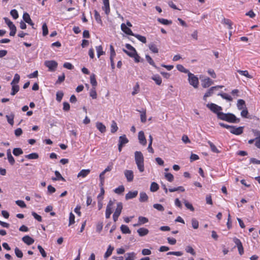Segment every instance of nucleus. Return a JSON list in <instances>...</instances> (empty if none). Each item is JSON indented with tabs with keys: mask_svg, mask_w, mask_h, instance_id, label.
Segmentation results:
<instances>
[{
	"mask_svg": "<svg viewBox=\"0 0 260 260\" xmlns=\"http://www.w3.org/2000/svg\"><path fill=\"white\" fill-rule=\"evenodd\" d=\"M218 119L226 121L230 123H239L240 122V119L236 117V116L231 113H218Z\"/></svg>",
	"mask_w": 260,
	"mask_h": 260,
	"instance_id": "f257e3e1",
	"label": "nucleus"
},
{
	"mask_svg": "<svg viewBox=\"0 0 260 260\" xmlns=\"http://www.w3.org/2000/svg\"><path fill=\"white\" fill-rule=\"evenodd\" d=\"M135 160L139 171L143 172L144 171V158L141 151H137L135 152Z\"/></svg>",
	"mask_w": 260,
	"mask_h": 260,
	"instance_id": "f03ea898",
	"label": "nucleus"
},
{
	"mask_svg": "<svg viewBox=\"0 0 260 260\" xmlns=\"http://www.w3.org/2000/svg\"><path fill=\"white\" fill-rule=\"evenodd\" d=\"M188 77L189 84L194 88H197L199 85L198 78L190 72L188 74Z\"/></svg>",
	"mask_w": 260,
	"mask_h": 260,
	"instance_id": "7ed1b4c3",
	"label": "nucleus"
},
{
	"mask_svg": "<svg viewBox=\"0 0 260 260\" xmlns=\"http://www.w3.org/2000/svg\"><path fill=\"white\" fill-rule=\"evenodd\" d=\"M44 64L48 68L50 71L53 72L56 70L58 63L55 60H47L45 61Z\"/></svg>",
	"mask_w": 260,
	"mask_h": 260,
	"instance_id": "20e7f679",
	"label": "nucleus"
},
{
	"mask_svg": "<svg viewBox=\"0 0 260 260\" xmlns=\"http://www.w3.org/2000/svg\"><path fill=\"white\" fill-rule=\"evenodd\" d=\"M252 131L255 136V146L260 149V131L256 129H252Z\"/></svg>",
	"mask_w": 260,
	"mask_h": 260,
	"instance_id": "39448f33",
	"label": "nucleus"
},
{
	"mask_svg": "<svg viewBox=\"0 0 260 260\" xmlns=\"http://www.w3.org/2000/svg\"><path fill=\"white\" fill-rule=\"evenodd\" d=\"M243 126H239L237 127L235 126H232V127L230 129V132L233 134L239 135L243 133Z\"/></svg>",
	"mask_w": 260,
	"mask_h": 260,
	"instance_id": "423d86ee",
	"label": "nucleus"
},
{
	"mask_svg": "<svg viewBox=\"0 0 260 260\" xmlns=\"http://www.w3.org/2000/svg\"><path fill=\"white\" fill-rule=\"evenodd\" d=\"M234 242L238 247L239 254L242 255L244 253V249L241 241L239 239L235 238Z\"/></svg>",
	"mask_w": 260,
	"mask_h": 260,
	"instance_id": "0eeeda50",
	"label": "nucleus"
},
{
	"mask_svg": "<svg viewBox=\"0 0 260 260\" xmlns=\"http://www.w3.org/2000/svg\"><path fill=\"white\" fill-rule=\"evenodd\" d=\"M124 174L128 182H132L134 179V173L132 170H125Z\"/></svg>",
	"mask_w": 260,
	"mask_h": 260,
	"instance_id": "6e6552de",
	"label": "nucleus"
},
{
	"mask_svg": "<svg viewBox=\"0 0 260 260\" xmlns=\"http://www.w3.org/2000/svg\"><path fill=\"white\" fill-rule=\"evenodd\" d=\"M23 19L26 23L32 26V28L35 29V27L34 26L35 24L32 22L29 15L27 13L25 12L23 14Z\"/></svg>",
	"mask_w": 260,
	"mask_h": 260,
	"instance_id": "1a4fd4ad",
	"label": "nucleus"
},
{
	"mask_svg": "<svg viewBox=\"0 0 260 260\" xmlns=\"http://www.w3.org/2000/svg\"><path fill=\"white\" fill-rule=\"evenodd\" d=\"M138 139H139V142L141 144H142L143 146H145L146 145L147 141L145 138L143 131H141L139 132Z\"/></svg>",
	"mask_w": 260,
	"mask_h": 260,
	"instance_id": "9d476101",
	"label": "nucleus"
},
{
	"mask_svg": "<svg viewBox=\"0 0 260 260\" xmlns=\"http://www.w3.org/2000/svg\"><path fill=\"white\" fill-rule=\"evenodd\" d=\"M103 6L102 9L105 11L106 15H109L110 12L109 0H103Z\"/></svg>",
	"mask_w": 260,
	"mask_h": 260,
	"instance_id": "9b49d317",
	"label": "nucleus"
},
{
	"mask_svg": "<svg viewBox=\"0 0 260 260\" xmlns=\"http://www.w3.org/2000/svg\"><path fill=\"white\" fill-rule=\"evenodd\" d=\"M213 84V81L209 77H206L202 81V86L204 88H208Z\"/></svg>",
	"mask_w": 260,
	"mask_h": 260,
	"instance_id": "f8f14e48",
	"label": "nucleus"
},
{
	"mask_svg": "<svg viewBox=\"0 0 260 260\" xmlns=\"http://www.w3.org/2000/svg\"><path fill=\"white\" fill-rule=\"evenodd\" d=\"M121 30L126 34L134 36V34L132 30L128 28L124 23H122L121 24Z\"/></svg>",
	"mask_w": 260,
	"mask_h": 260,
	"instance_id": "ddd939ff",
	"label": "nucleus"
},
{
	"mask_svg": "<svg viewBox=\"0 0 260 260\" xmlns=\"http://www.w3.org/2000/svg\"><path fill=\"white\" fill-rule=\"evenodd\" d=\"M223 87V86L222 85H217L215 86L211 87L206 93H205V96H211L214 92V90L215 89H219V88H222Z\"/></svg>",
	"mask_w": 260,
	"mask_h": 260,
	"instance_id": "4468645a",
	"label": "nucleus"
},
{
	"mask_svg": "<svg viewBox=\"0 0 260 260\" xmlns=\"http://www.w3.org/2000/svg\"><path fill=\"white\" fill-rule=\"evenodd\" d=\"M22 240L23 242H24L28 245H30L32 244L35 242V240L31 237L28 235L24 236L22 238Z\"/></svg>",
	"mask_w": 260,
	"mask_h": 260,
	"instance_id": "2eb2a0df",
	"label": "nucleus"
},
{
	"mask_svg": "<svg viewBox=\"0 0 260 260\" xmlns=\"http://www.w3.org/2000/svg\"><path fill=\"white\" fill-rule=\"evenodd\" d=\"M138 194V191L137 190H135L134 191H129L127 193L125 194V200H128L135 198L137 196Z\"/></svg>",
	"mask_w": 260,
	"mask_h": 260,
	"instance_id": "dca6fc26",
	"label": "nucleus"
},
{
	"mask_svg": "<svg viewBox=\"0 0 260 260\" xmlns=\"http://www.w3.org/2000/svg\"><path fill=\"white\" fill-rule=\"evenodd\" d=\"M122 208H123V206H122V203H121V202L118 203L117 204V208L115 209V211L113 214H115V215H116L119 216L121 213Z\"/></svg>",
	"mask_w": 260,
	"mask_h": 260,
	"instance_id": "f3484780",
	"label": "nucleus"
},
{
	"mask_svg": "<svg viewBox=\"0 0 260 260\" xmlns=\"http://www.w3.org/2000/svg\"><path fill=\"white\" fill-rule=\"evenodd\" d=\"M128 142V140L127 139L126 136L123 135L119 138V144L124 146L125 144Z\"/></svg>",
	"mask_w": 260,
	"mask_h": 260,
	"instance_id": "a211bd4d",
	"label": "nucleus"
},
{
	"mask_svg": "<svg viewBox=\"0 0 260 260\" xmlns=\"http://www.w3.org/2000/svg\"><path fill=\"white\" fill-rule=\"evenodd\" d=\"M90 170L89 169H83L77 175V177H82L83 178L87 176L90 173Z\"/></svg>",
	"mask_w": 260,
	"mask_h": 260,
	"instance_id": "6ab92c4d",
	"label": "nucleus"
},
{
	"mask_svg": "<svg viewBox=\"0 0 260 260\" xmlns=\"http://www.w3.org/2000/svg\"><path fill=\"white\" fill-rule=\"evenodd\" d=\"M137 232L140 236L143 237L147 235L149 233V231L147 229L141 228L137 230Z\"/></svg>",
	"mask_w": 260,
	"mask_h": 260,
	"instance_id": "aec40b11",
	"label": "nucleus"
},
{
	"mask_svg": "<svg viewBox=\"0 0 260 260\" xmlns=\"http://www.w3.org/2000/svg\"><path fill=\"white\" fill-rule=\"evenodd\" d=\"M7 154L9 162L11 165H13L15 164V161L11 154V150L10 149L7 150Z\"/></svg>",
	"mask_w": 260,
	"mask_h": 260,
	"instance_id": "412c9836",
	"label": "nucleus"
},
{
	"mask_svg": "<svg viewBox=\"0 0 260 260\" xmlns=\"http://www.w3.org/2000/svg\"><path fill=\"white\" fill-rule=\"evenodd\" d=\"M96 127L102 133H105L106 131V127L105 125H104L102 122H96Z\"/></svg>",
	"mask_w": 260,
	"mask_h": 260,
	"instance_id": "4be33fe9",
	"label": "nucleus"
},
{
	"mask_svg": "<svg viewBox=\"0 0 260 260\" xmlns=\"http://www.w3.org/2000/svg\"><path fill=\"white\" fill-rule=\"evenodd\" d=\"M55 175L56 176V177H53L52 178V180L53 181H56V180H62L63 181H65L66 179L61 175L60 173L57 171H55Z\"/></svg>",
	"mask_w": 260,
	"mask_h": 260,
	"instance_id": "5701e85b",
	"label": "nucleus"
},
{
	"mask_svg": "<svg viewBox=\"0 0 260 260\" xmlns=\"http://www.w3.org/2000/svg\"><path fill=\"white\" fill-rule=\"evenodd\" d=\"M237 105L238 109L240 110L246 108L245 102L242 99L238 100Z\"/></svg>",
	"mask_w": 260,
	"mask_h": 260,
	"instance_id": "b1692460",
	"label": "nucleus"
},
{
	"mask_svg": "<svg viewBox=\"0 0 260 260\" xmlns=\"http://www.w3.org/2000/svg\"><path fill=\"white\" fill-rule=\"evenodd\" d=\"M207 108H208L212 112L217 115V108L216 104L214 103L207 104L206 105Z\"/></svg>",
	"mask_w": 260,
	"mask_h": 260,
	"instance_id": "393cba45",
	"label": "nucleus"
},
{
	"mask_svg": "<svg viewBox=\"0 0 260 260\" xmlns=\"http://www.w3.org/2000/svg\"><path fill=\"white\" fill-rule=\"evenodd\" d=\"M148 47L150 51L154 53H157L158 52V49L155 44L153 43H151L148 45Z\"/></svg>",
	"mask_w": 260,
	"mask_h": 260,
	"instance_id": "a878e982",
	"label": "nucleus"
},
{
	"mask_svg": "<svg viewBox=\"0 0 260 260\" xmlns=\"http://www.w3.org/2000/svg\"><path fill=\"white\" fill-rule=\"evenodd\" d=\"M145 58H146V60L148 61V62L150 65L152 66L153 67H154L155 69H156L158 70L159 69V68L155 65L154 61L153 60L152 58L149 55H146Z\"/></svg>",
	"mask_w": 260,
	"mask_h": 260,
	"instance_id": "bb28decb",
	"label": "nucleus"
},
{
	"mask_svg": "<svg viewBox=\"0 0 260 260\" xmlns=\"http://www.w3.org/2000/svg\"><path fill=\"white\" fill-rule=\"evenodd\" d=\"M114 247L109 245L107 250V251L105 253L104 258H107L108 257H109L112 254V251L114 250Z\"/></svg>",
	"mask_w": 260,
	"mask_h": 260,
	"instance_id": "cd10ccee",
	"label": "nucleus"
},
{
	"mask_svg": "<svg viewBox=\"0 0 260 260\" xmlns=\"http://www.w3.org/2000/svg\"><path fill=\"white\" fill-rule=\"evenodd\" d=\"M126 255L125 260H135L136 258V254L134 252L127 253Z\"/></svg>",
	"mask_w": 260,
	"mask_h": 260,
	"instance_id": "c85d7f7f",
	"label": "nucleus"
},
{
	"mask_svg": "<svg viewBox=\"0 0 260 260\" xmlns=\"http://www.w3.org/2000/svg\"><path fill=\"white\" fill-rule=\"evenodd\" d=\"M148 197L145 192H142L140 193L139 201L140 202H146L148 200Z\"/></svg>",
	"mask_w": 260,
	"mask_h": 260,
	"instance_id": "c756f323",
	"label": "nucleus"
},
{
	"mask_svg": "<svg viewBox=\"0 0 260 260\" xmlns=\"http://www.w3.org/2000/svg\"><path fill=\"white\" fill-rule=\"evenodd\" d=\"M120 230L123 234H131V233L129 228L126 225H121L120 226Z\"/></svg>",
	"mask_w": 260,
	"mask_h": 260,
	"instance_id": "7c9ffc66",
	"label": "nucleus"
},
{
	"mask_svg": "<svg viewBox=\"0 0 260 260\" xmlns=\"http://www.w3.org/2000/svg\"><path fill=\"white\" fill-rule=\"evenodd\" d=\"M151 79L155 82L157 85H160L161 84L162 81L159 76L157 75H154L151 77Z\"/></svg>",
	"mask_w": 260,
	"mask_h": 260,
	"instance_id": "2f4dec72",
	"label": "nucleus"
},
{
	"mask_svg": "<svg viewBox=\"0 0 260 260\" xmlns=\"http://www.w3.org/2000/svg\"><path fill=\"white\" fill-rule=\"evenodd\" d=\"M118 127L116 122L114 120H113L111 125V132L112 133H115L118 130Z\"/></svg>",
	"mask_w": 260,
	"mask_h": 260,
	"instance_id": "473e14b6",
	"label": "nucleus"
},
{
	"mask_svg": "<svg viewBox=\"0 0 260 260\" xmlns=\"http://www.w3.org/2000/svg\"><path fill=\"white\" fill-rule=\"evenodd\" d=\"M12 85V91L11 94L14 95L19 90V86L17 84H13Z\"/></svg>",
	"mask_w": 260,
	"mask_h": 260,
	"instance_id": "72a5a7b5",
	"label": "nucleus"
},
{
	"mask_svg": "<svg viewBox=\"0 0 260 260\" xmlns=\"http://www.w3.org/2000/svg\"><path fill=\"white\" fill-rule=\"evenodd\" d=\"M122 50L124 53H125L127 55L131 57H134L137 53L136 49H134V50H133L131 51H127L124 49H123Z\"/></svg>",
	"mask_w": 260,
	"mask_h": 260,
	"instance_id": "f704fd0d",
	"label": "nucleus"
},
{
	"mask_svg": "<svg viewBox=\"0 0 260 260\" xmlns=\"http://www.w3.org/2000/svg\"><path fill=\"white\" fill-rule=\"evenodd\" d=\"M237 72L239 73L240 75L242 76H244L248 78L252 79L253 77L252 76L249 74L248 72L246 70L245 71H242L240 70H238L237 71Z\"/></svg>",
	"mask_w": 260,
	"mask_h": 260,
	"instance_id": "c9c22d12",
	"label": "nucleus"
},
{
	"mask_svg": "<svg viewBox=\"0 0 260 260\" xmlns=\"http://www.w3.org/2000/svg\"><path fill=\"white\" fill-rule=\"evenodd\" d=\"M176 68L178 71L184 73H187V74L190 72L188 70L186 69L182 65L178 64L176 66Z\"/></svg>",
	"mask_w": 260,
	"mask_h": 260,
	"instance_id": "e433bc0d",
	"label": "nucleus"
},
{
	"mask_svg": "<svg viewBox=\"0 0 260 260\" xmlns=\"http://www.w3.org/2000/svg\"><path fill=\"white\" fill-rule=\"evenodd\" d=\"M25 158L29 159H36L39 158V155L37 153H32L25 156Z\"/></svg>",
	"mask_w": 260,
	"mask_h": 260,
	"instance_id": "4c0bfd02",
	"label": "nucleus"
},
{
	"mask_svg": "<svg viewBox=\"0 0 260 260\" xmlns=\"http://www.w3.org/2000/svg\"><path fill=\"white\" fill-rule=\"evenodd\" d=\"M90 83L91 84L93 87H95L97 85V82L95 79V75L94 74H92L90 77Z\"/></svg>",
	"mask_w": 260,
	"mask_h": 260,
	"instance_id": "58836bf2",
	"label": "nucleus"
},
{
	"mask_svg": "<svg viewBox=\"0 0 260 260\" xmlns=\"http://www.w3.org/2000/svg\"><path fill=\"white\" fill-rule=\"evenodd\" d=\"M218 95H220L222 99L228 100V101H232L233 100L232 98L225 93H219Z\"/></svg>",
	"mask_w": 260,
	"mask_h": 260,
	"instance_id": "ea45409f",
	"label": "nucleus"
},
{
	"mask_svg": "<svg viewBox=\"0 0 260 260\" xmlns=\"http://www.w3.org/2000/svg\"><path fill=\"white\" fill-rule=\"evenodd\" d=\"M158 188H159L158 185L156 182H153L151 184V186H150V188L151 191H152V192L156 191L158 189Z\"/></svg>",
	"mask_w": 260,
	"mask_h": 260,
	"instance_id": "a19ab883",
	"label": "nucleus"
},
{
	"mask_svg": "<svg viewBox=\"0 0 260 260\" xmlns=\"http://www.w3.org/2000/svg\"><path fill=\"white\" fill-rule=\"evenodd\" d=\"M157 21L161 24L165 25H169L172 24V21L164 18H158Z\"/></svg>",
	"mask_w": 260,
	"mask_h": 260,
	"instance_id": "79ce46f5",
	"label": "nucleus"
},
{
	"mask_svg": "<svg viewBox=\"0 0 260 260\" xmlns=\"http://www.w3.org/2000/svg\"><path fill=\"white\" fill-rule=\"evenodd\" d=\"M97 51L98 57L99 58L102 55H103L105 52L103 51V47L101 45L96 47Z\"/></svg>",
	"mask_w": 260,
	"mask_h": 260,
	"instance_id": "37998d69",
	"label": "nucleus"
},
{
	"mask_svg": "<svg viewBox=\"0 0 260 260\" xmlns=\"http://www.w3.org/2000/svg\"><path fill=\"white\" fill-rule=\"evenodd\" d=\"M208 143L210 145V148L213 152L217 153H218L220 152V151L217 149L216 147L215 146V145L213 143H212L211 142L209 141L208 142Z\"/></svg>",
	"mask_w": 260,
	"mask_h": 260,
	"instance_id": "c03bdc74",
	"label": "nucleus"
},
{
	"mask_svg": "<svg viewBox=\"0 0 260 260\" xmlns=\"http://www.w3.org/2000/svg\"><path fill=\"white\" fill-rule=\"evenodd\" d=\"M23 153L22 150L20 148H15L13 150V153L16 156L23 154Z\"/></svg>",
	"mask_w": 260,
	"mask_h": 260,
	"instance_id": "a18cd8bd",
	"label": "nucleus"
},
{
	"mask_svg": "<svg viewBox=\"0 0 260 260\" xmlns=\"http://www.w3.org/2000/svg\"><path fill=\"white\" fill-rule=\"evenodd\" d=\"M133 36L135 37L138 40H139L141 42H142L143 43H146V37H145L144 36H141V35H138V34H134V35Z\"/></svg>",
	"mask_w": 260,
	"mask_h": 260,
	"instance_id": "49530a36",
	"label": "nucleus"
},
{
	"mask_svg": "<svg viewBox=\"0 0 260 260\" xmlns=\"http://www.w3.org/2000/svg\"><path fill=\"white\" fill-rule=\"evenodd\" d=\"M9 28L10 29V34H9L10 36H14L16 34V30H17L16 27L15 26V25L14 24H13L12 26H11L10 27H9Z\"/></svg>",
	"mask_w": 260,
	"mask_h": 260,
	"instance_id": "de8ad7c7",
	"label": "nucleus"
},
{
	"mask_svg": "<svg viewBox=\"0 0 260 260\" xmlns=\"http://www.w3.org/2000/svg\"><path fill=\"white\" fill-rule=\"evenodd\" d=\"M248 112L246 108L243 109L241 112V115L244 118H248L251 119L252 117L251 116H248Z\"/></svg>",
	"mask_w": 260,
	"mask_h": 260,
	"instance_id": "09e8293b",
	"label": "nucleus"
},
{
	"mask_svg": "<svg viewBox=\"0 0 260 260\" xmlns=\"http://www.w3.org/2000/svg\"><path fill=\"white\" fill-rule=\"evenodd\" d=\"M6 118L9 123L13 125L14 124V115L12 114L10 115H6Z\"/></svg>",
	"mask_w": 260,
	"mask_h": 260,
	"instance_id": "8fccbe9b",
	"label": "nucleus"
},
{
	"mask_svg": "<svg viewBox=\"0 0 260 260\" xmlns=\"http://www.w3.org/2000/svg\"><path fill=\"white\" fill-rule=\"evenodd\" d=\"M94 18L96 21L99 23H102V21L101 18V16L99 12L96 10L94 11Z\"/></svg>",
	"mask_w": 260,
	"mask_h": 260,
	"instance_id": "3c124183",
	"label": "nucleus"
},
{
	"mask_svg": "<svg viewBox=\"0 0 260 260\" xmlns=\"http://www.w3.org/2000/svg\"><path fill=\"white\" fill-rule=\"evenodd\" d=\"M185 251L187 253H190L192 255H196V252L194 251L193 248L190 246H187L185 248Z\"/></svg>",
	"mask_w": 260,
	"mask_h": 260,
	"instance_id": "603ef678",
	"label": "nucleus"
},
{
	"mask_svg": "<svg viewBox=\"0 0 260 260\" xmlns=\"http://www.w3.org/2000/svg\"><path fill=\"white\" fill-rule=\"evenodd\" d=\"M124 191V187L123 185H120L117 188H115L114 192L117 194H121Z\"/></svg>",
	"mask_w": 260,
	"mask_h": 260,
	"instance_id": "864d4df0",
	"label": "nucleus"
},
{
	"mask_svg": "<svg viewBox=\"0 0 260 260\" xmlns=\"http://www.w3.org/2000/svg\"><path fill=\"white\" fill-rule=\"evenodd\" d=\"M184 204L185 207L188 209H189L191 211H193L194 210V207L192 206V205L189 203L188 201L186 200L184 201Z\"/></svg>",
	"mask_w": 260,
	"mask_h": 260,
	"instance_id": "5fc2aeb1",
	"label": "nucleus"
},
{
	"mask_svg": "<svg viewBox=\"0 0 260 260\" xmlns=\"http://www.w3.org/2000/svg\"><path fill=\"white\" fill-rule=\"evenodd\" d=\"M15 253L18 258H22L23 257L22 252L18 247L15 248Z\"/></svg>",
	"mask_w": 260,
	"mask_h": 260,
	"instance_id": "6e6d98bb",
	"label": "nucleus"
},
{
	"mask_svg": "<svg viewBox=\"0 0 260 260\" xmlns=\"http://www.w3.org/2000/svg\"><path fill=\"white\" fill-rule=\"evenodd\" d=\"M75 223V215L72 212L70 213L69 225L70 226Z\"/></svg>",
	"mask_w": 260,
	"mask_h": 260,
	"instance_id": "4d7b16f0",
	"label": "nucleus"
},
{
	"mask_svg": "<svg viewBox=\"0 0 260 260\" xmlns=\"http://www.w3.org/2000/svg\"><path fill=\"white\" fill-rule=\"evenodd\" d=\"M20 80V76L18 74H16L14 76V78L13 81L11 82V84H17Z\"/></svg>",
	"mask_w": 260,
	"mask_h": 260,
	"instance_id": "13d9d810",
	"label": "nucleus"
},
{
	"mask_svg": "<svg viewBox=\"0 0 260 260\" xmlns=\"http://www.w3.org/2000/svg\"><path fill=\"white\" fill-rule=\"evenodd\" d=\"M42 30H43V36H46L48 34V29L47 27V25L46 23H44L42 25Z\"/></svg>",
	"mask_w": 260,
	"mask_h": 260,
	"instance_id": "bf43d9fd",
	"label": "nucleus"
},
{
	"mask_svg": "<svg viewBox=\"0 0 260 260\" xmlns=\"http://www.w3.org/2000/svg\"><path fill=\"white\" fill-rule=\"evenodd\" d=\"M191 224H192V228L194 229H197L199 228V222L195 218H192L191 219Z\"/></svg>",
	"mask_w": 260,
	"mask_h": 260,
	"instance_id": "052dcab7",
	"label": "nucleus"
},
{
	"mask_svg": "<svg viewBox=\"0 0 260 260\" xmlns=\"http://www.w3.org/2000/svg\"><path fill=\"white\" fill-rule=\"evenodd\" d=\"M90 96L93 99H96L97 98V94L96 92L95 91V87H92V88L91 89L90 92Z\"/></svg>",
	"mask_w": 260,
	"mask_h": 260,
	"instance_id": "680f3d73",
	"label": "nucleus"
},
{
	"mask_svg": "<svg viewBox=\"0 0 260 260\" xmlns=\"http://www.w3.org/2000/svg\"><path fill=\"white\" fill-rule=\"evenodd\" d=\"M141 112V121L143 123H145L146 121V110L143 111L142 112L138 111Z\"/></svg>",
	"mask_w": 260,
	"mask_h": 260,
	"instance_id": "e2e57ef3",
	"label": "nucleus"
},
{
	"mask_svg": "<svg viewBox=\"0 0 260 260\" xmlns=\"http://www.w3.org/2000/svg\"><path fill=\"white\" fill-rule=\"evenodd\" d=\"M138 221L142 225L143 224L147 223L148 221V219L146 217H143V216H139L138 218Z\"/></svg>",
	"mask_w": 260,
	"mask_h": 260,
	"instance_id": "0e129e2a",
	"label": "nucleus"
},
{
	"mask_svg": "<svg viewBox=\"0 0 260 260\" xmlns=\"http://www.w3.org/2000/svg\"><path fill=\"white\" fill-rule=\"evenodd\" d=\"M153 207L159 211H163L165 210L164 207L159 204H155L153 205Z\"/></svg>",
	"mask_w": 260,
	"mask_h": 260,
	"instance_id": "69168bd1",
	"label": "nucleus"
},
{
	"mask_svg": "<svg viewBox=\"0 0 260 260\" xmlns=\"http://www.w3.org/2000/svg\"><path fill=\"white\" fill-rule=\"evenodd\" d=\"M11 15L14 19H16L18 17V13L16 10H12L10 12Z\"/></svg>",
	"mask_w": 260,
	"mask_h": 260,
	"instance_id": "338daca9",
	"label": "nucleus"
},
{
	"mask_svg": "<svg viewBox=\"0 0 260 260\" xmlns=\"http://www.w3.org/2000/svg\"><path fill=\"white\" fill-rule=\"evenodd\" d=\"M63 96V92H62V91H58V92H57V93H56V100L58 102H60L61 101Z\"/></svg>",
	"mask_w": 260,
	"mask_h": 260,
	"instance_id": "774afa93",
	"label": "nucleus"
}]
</instances>
